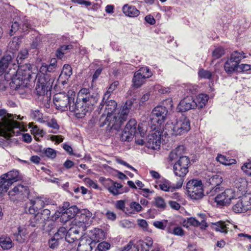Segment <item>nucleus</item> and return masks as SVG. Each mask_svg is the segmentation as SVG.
Returning a JSON list of instances; mask_svg holds the SVG:
<instances>
[{
    "label": "nucleus",
    "instance_id": "nucleus-10",
    "mask_svg": "<svg viewBox=\"0 0 251 251\" xmlns=\"http://www.w3.org/2000/svg\"><path fill=\"white\" fill-rule=\"evenodd\" d=\"M19 180V172L12 171L0 177V193L6 192L9 187Z\"/></svg>",
    "mask_w": 251,
    "mask_h": 251
},
{
    "label": "nucleus",
    "instance_id": "nucleus-56",
    "mask_svg": "<svg viewBox=\"0 0 251 251\" xmlns=\"http://www.w3.org/2000/svg\"><path fill=\"white\" fill-rule=\"evenodd\" d=\"M18 40V38H13V39L9 43L8 46L9 48L12 50H18L19 48Z\"/></svg>",
    "mask_w": 251,
    "mask_h": 251
},
{
    "label": "nucleus",
    "instance_id": "nucleus-9",
    "mask_svg": "<svg viewBox=\"0 0 251 251\" xmlns=\"http://www.w3.org/2000/svg\"><path fill=\"white\" fill-rule=\"evenodd\" d=\"M93 214L88 210L83 209L78 212L75 219V226L83 230L89 226L93 222Z\"/></svg>",
    "mask_w": 251,
    "mask_h": 251
},
{
    "label": "nucleus",
    "instance_id": "nucleus-37",
    "mask_svg": "<svg viewBox=\"0 0 251 251\" xmlns=\"http://www.w3.org/2000/svg\"><path fill=\"white\" fill-rule=\"evenodd\" d=\"M216 159L220 163L226 166H229L232 164H234L236 163V161L235 159H228L225 156L222 155L221 154H218Z\"/></svg>",
    "mask_w": 251,
    "mask_h": 251
},
{
    "label": "nucleus",
    "instance_id": "nucleus-5",
    "mask_svg": "<svg viewBox=\"0 0 251 251\" xmlns=\"http://www.w3.org/2000/svg\"><path fill=\"white\" fill-rule=\"evenodd\" d=\"M40 72L42 75H38L36 78V85L35 90L37 94L39 96L47 95L48 89H50L51 86V82L48 80L44 73L48 72L47 64H43L40 68Z\"/></svg>",
    "mask_w": 251,
    "mask_h": 251
},
{
    "label": "nucleus",
    "instance_id": "nucleus-43",
    "mask_svg": "<svg viewBox=\"0 0 251 251\" xmlns=\"http://www.w3.org/2000/svg\"><path fill=\"white\" fill-rule=\"evenodd\" d=\"M134 135H136L129 130H126V128H124V131L121 135V139L123 141H129L132 140Z\"/></svg>",
    "mask_w": 251,
    "mask_h": 251
},
{
    "label": "nucleus",
    "instance_id": "nucleus-6",
    "mask_svg": "<svg viewBox=\"0 0 251 251\" xmlns=\"http://www.w3.org/2000/svg\"><path fill=\"white\" fill-rule=\"evenodd\" d=\"M151 128L152 130L147 138L146 146L149 149L158 150L160 148L161 136L163 128L155 125H151Z\"/></svg>",
    "mask_w": 251,
    "mask_h": 251
},
{
    "label": "nucleus",
    "instance_id": "nucleus-3",
    "mask_svg": "<svg viewBox=\"0 0 251 251\" xmlns=\"http://www.w3.org/2000/svg\"><path fill=\"white\" fill-rule=\"evenodd\" d=\"M13 115L7 112L4 109H0V135L5 137H10L14 135H18L22 131L23 127L20 124L14 120Z\"/></svg>",
    "mask_w": 251,
    "mask_h": 251
},
{
    "label": "nucleus",
    "instance_id": "nucleus-36",
    "mask_svg": "<svg viewBox=\"0 0 251 251\" xmlns=\"http://www.w3.org/2000/svg\"><path fill=\"white\" fill-rule=\"evenodd\" d=\"M26 234V233L25 228L19 226L18 228V232L14 233L13 236L17 241L20 243H23L25 240Z\"/></svg>",
    "mask_w": 251,
    "mask_h": 251
},
{
    "label": "nucleus",
    "instance_id": "nucleus-64",
    "mask_svg": "<svg viewBox=\"0 0 251 251\" xmlns=\"http://www.w3.org/2000/svg\"><path fill=\"white\" fill-rule=\"evenodd\" d=\"M138 225L145 230H148V224L147 221L143 219L137 220Z\"/></svg>",
    "mask_w": 251,
    "mask_h": 251
},
{
    "label": "nucleus",
    "instance_id": "nucleus-20",
    "mask_svg": "<svg viewBox=\"0 0 251 251\" xmlns=\"http://www.w3.org/2000/svg\"><path fill=\"white\" fill-rule=\"evenodd\" d=\"M105 184L108 191L114 196L122 194L125 192L122 184L111 179H107Z\"/></svg>",
    "mask_w": 251,
    "mask_h": 251
},
{
    "label": "nucleus",
    "instance_id": "nucleus-45",
    "mask_svg": "<svg viewBox=\"0 0 251 251\" xmlns=\"http://www.w3.org/2000/svg\"><path fill=\"white\" fill-rule=\"evenodd\" d=\"M111 247L110 244L105 241L100 243L95 249V251H107Z\"/></svg>",
    "mask_w": 251,
    "mask_h": 251
},
{
    "label": "nucleus",
    "instance_id": "nucleus-11",
    "mask_svg": "<svg viewBox=\"0 0 251 251\" xmlns=\"http://www.w3.org/2000/svg\"><path fill=\"white\" fill-rule=\"evenodd\" d=\"M190 163L189 158L187 156H182L175 163L173 171L175 175L183 178L188 172V168Z\"/></svg>",
    "mask_w": 251,
    "mask_h": 251
},
{
    "label": "nucleus",
    "instance_id": "nucleus-48",
    "mask_svg": "<svg viewBox=\"0 0 251 251\" xmlns=\"http://www.w3.org/2000/svg\"><path fill=\"white\" fill-rule=\"evenodd\" d=\"M154 203L155 205L160 209H164L166 205L164 199L160 197H157L155 198Z\"/></svg>",
    "mask_w": 251,
    "mask_h": 251
},
{
    "label": "nucleus",
    "instance_id": "nucleus-26",
    "mask_svg": "<svg viewBox=\"0 0 251 251\" xmlns=\"http://www.w3.org/2000/svg\"><path fill=\"white\" fill-rule=\"evenodd\" d=\"M50 210L48 209H45L42 211L41 213H37V214L34 216L33 220L35 222L38 221L39 223H44L50 218Z\"/></svg>",
    "mask_w": 251,
    "mask_h": 251
},
{
    "label": "nucleus",
    "instance_id": "nucleus-39",
    "mask_svg": "<svg viewBox=\"0 0 251 251\" xmlns=\"http://www.w3.org/2000/svg\"><path fill=\"white\" fill-rule=\"evenodd\" d=\"M119 84V82L118 81H114L110 85V86L108 88L107 91L104 94L102 99L103 102H104V100H109L111 94L117 88Z\"/></svg>",
    "mask_w": 251,
    "mask_h": 251
},
{
    "label": "nucleus",
    "instance_id": "nucleus-8",
    "mask_svg": "<svg viewBox=\"0 0 251 251\" xmlns=\"http://www.w3.org/2000/svg\"><path fill=\"white\" fill-rule=\"evenodd\" d=\"M167 113L168 110L165 107L162 106L155 107L150 115V126L155 125L163 129L162 124L166 119Z\"/></svg>",
    "mask_w": 251,
    "mask_h": 251
},
{
    "label": "nucleus",
    "instance_id": "nucleus-40",
    "mask_svg": "<svg viewBox=\"0 0 251 251\" xmlns=\"http://www.w3.org/2000/svg\"><path fill=\"white\" fill-rule=\"evenodd\" d=\"M137 122L135 119H130L127 124L126 125L125 128L126 130H128L131 132L135 134V135L138 134V132L136 129Z\"/></svg>",
    "mask_w": 251,
    "mask_h": 251
},
{
    "label": "nucleus",
    "instance_id": "nucleus-61",
    "mask_svg": "<svg viewBox=\"0 0 251 251\" xmlns=\"http://www.w3.org/2000/svg\"><path fill=\"white\" fill-rule=\"evenodd\" d=\"M41 42V38L39 36L36 37L30 44L31 48L32 49H37Z\"/></svg>",
    "mask_w": 251,
    "mask_h": 251
},
{
    "label": "nucleus",
    "instance_id": "nucleus-13",
    "mask_svg": "<svg viewBox=\"0 0 251 251\" xmlns=\"http://www.w3.org/2000/svg\"><path fill=\"white\" fill-rule=\"evenodd\" d=\"M152 75L151 72L147 67H142L136 71L134 75L132 82L133 85L136 88L140 87L144 82L146 78Z\"/></svg>",
    "mask_w": 251,
    "mask_h": 251
},
{
    "label": "nucleus",
    "instance_id": "nucleus-53",
    "mask_svg": "<svg viewBox=\"0 0 251 251\" xmlns=\"http://www.w3.org/2000/svg\"><path fill=\"white\" fill-rule=\"evenodd\" d=\"M250 71H251V65L242 64L241 65H239L237 72L248 73V72Z\"/></svg>",
    "mask_w": 251,
    "mask_h": 251
},
{
    "label": "nucleus",
    "instance_id": "nucleus-22",
    "mask_svg": "<svg viewBox=\"0 0 251 251\" xmlns=\"http://www.w3.org/2000/svg\"><path fill=\"white\" fill-rule=\"evenodd\" d=\"M105 236V233L102 229L94 228L89 231L87 237L95 245L97 243L104 240Z\"/></svg>",
    "mask_w": 251,
    "mask_h": 251
},
{
    "label": "nucleus",
    "instance_id": "nucleus-46",
    "mask_svg": "<svg viewBox=\"0 0 251 251\" xmlns=\"http://www.w3.org/2000/svg\"><path fill=\"white\" fill-rule=\"evenodd\" d=\"M77 48V44L74 42H71L70 44H68L67 42L64 44V52L65 51L66 52H71L72 50H75Z\"/></svg>",
    "mask_w": 251,
    "mask_h": 251
},
{
    "label": "nucleus",
    "instance_id": "nucleus-24",
    "mask_svg": "<svg viewBox=\"0 0 251 251\" xmlns=\"http://www.w3.org/2000/svg\"><path fill=\"white\" fill-rule=\"evenodd\" d=\"M95 245L87 237L81 238L77 247L78 251H91Z\"/></svg>",
    "mask_w": 251,
    "mask_h": 251
},
{
    "label": "nucleus",
    "instance_id": "nucleus-58",
    "mask_svg": "<svg viewBox=\"0 0 251 251\" xmlns=\"http://www.w3.org/2000/svg\"><path fill=\"white\" fill-rule=\"evenodd\" d=\"M115 207L117 209H120L126 213V208L125 207V203L124 201H117L115 203Z\"/></svg>",
    "mask_w": 251,
    "mask_h": 251
},
{
    "label": "nucleus",
    "instance_id": "nucleus-33",
    "mask_svg": "<svg viewBox=\"0 0 251 251\" xmlns=\"http://www.w3.org/2000/svg\"><path fill=\"white\" fill-rule=\"evenodd\" d=\"M239 65L232 60H227L224 65V69L227 74H232L234 72H237Z\"/></svg>",
    "mask_w": 251,
    "mask_h": 251
},
{
    "label": "nucleus",
    "instance_id": "nucleus-28",
    "mask_svg": "<svg viewBox=\"0 0 251 251\" xmlns=\"http://www.w3.org/2000/svg\"><path fill=\"white\" fill-rule=\"evenodd\" d=\"M184 153V147L183 146H179L175 149L172 150L169 154V159L172 161L175 160L182 156H184L183 154Z\"/></svg>",
    "mask_w": 251,
    "mask_h": 251
},
{
    "label": "nucleus",
    "instance_id": "nucleus-27",
    "mask_svg": "<svg viewBox=\"0 0 251 251\" xmlns=\"http://www.w3.org/2000/svg\"><path fill=\"white\" fill-rule=\"evenodd\" d=\"M122 10L125 15L130 17H136L140 13L139 11L135 6L129 5L128 4H125Z\"/></svg>",
    "mask_w": 251,
    "mask_h": 251
},
{
    "label": "nucleus",
    "instance_id": "nucleus-25",
    "mask_svg": "<svg viewBox=\"0 0 251 251\" xmlns=\"http://www.w3.org/2000/svg\"><path fill=\"white\" fill-rule=\"evenodd\" d=\"M28 194V187L23 185H18L14 187L12 190L9 192V195L11 196H20L26 195Z\"/></svg>",
    "mask_w": 251,
    "mask_h": 251
},
{
    "label": "nucleus",
    "instance_id": "nucleus-60",
    "mask_svg": "<svg viewBox=\"0 0 251 251\" xmlns=\"http://www.w3.org/2000/svg\"><path fill=\"white\" fill-rule=\"evenodd\" d=\"M47 125L49 127L55 129H59V126L57 124V121L54 119H52L51 120L47 122Z\"/></svg>",
    "mask_w": 251,
    "mask_h": 251
},
{
    "label": "nucleus",
    "instance_id": "nucleus-19",
    "mask_svg": "<svg viewBox=\"0 0 251 251\" xmlns=\"http://www.w3.org/2000/svg\"><path fill=\"white\" fill-rule=\"evenodd\" d=\"M64 233L66 231L65 240L67 242L70 244L73 243L79 237V231L75 226L68 228L66 225L65 226H64Z\"/></svg>",
    "mask_w": 251,
    "mask_h": 251
},
{
    "label": "nucleus",
    "instance_id": "nucleus-12",
    "mask_svg": "<svg viewBox=\"0 0 251 251\" xmlns=\"http://www.w3.org/2000/svg\"><path fill=\"white\" fill-rule=\"evenodd\" d=\"M30 28L28 20L25 17H16L13 19L10 35L11 36L18 30L22 32H26Z\"/></svg>",
    "mask_w": 251,
    "mask_h": 251
},
{
    "label": "nucleus",
    "instance_id": "nucleus-30",
    "mask_svg": "<svg viewBox=\"0 0 251 251\" xmlns=\"http://www.w3.org/2000/svg\"><path fill=\"white\" fill-rule=\"evenodd\" d=\"M63 233V227H60L54 236L49 241V245L51 249H54L58 245V240L62 238L61 235Z\"/></svg>",
    "mask_w": 251,
    "mask_h": 251
},
{
    "label": "nucleus",
    "instance_id": "nucleus-54",
    "mask_svg": "<svg viewBox=\"0 0 251 251\" xmlns=\"http://www.w3.org/2000/svg\"><path fill=\"white\" fill-rule=\"evenodd\" d=\"M45 155L49 158H54L56 157V151L51 148H47L44 151Z\"/></svg>",
    "mask_w": 251,
    "mask_h": 251
},
{
    "label": "nucleus",
    "instance_id": "nucleus-32",
    "mask_svg": "<svg viewBox=\"0 0 251 251\" xmlns=\"http://www.w3.org/2000/svg\"><path fill=\"white\" fill-rule=\"evenodd\" d=\"M156 187L165 192H173L174 190V188L171 185V182L167 179H162L160 181L157 183Z\"/></svg>",
    "mask_w": 251,
    "mask_h": 251
},
{
    "label": "nucleus",
    "instance_id": "nucleus-17",
    "mask_svg": "<svg viewBox=\"0 0 251 251\" xmlns=\"http://www.w3.org/2000/svg\"><path fill=\"white\" fill-rule=\"evenodd\" d=\"M69 205L68 202H64V226L67 224L71 225L72 222L71 221L77 214L78 209L76 206H72L65 209V207Z\"/></svg>",
    "mask_w": 251,
    "mask_h": 251
},
{
    "label": "nucleus",
    "instance_id": "nucleus-35",
    "mask_svg": "<svg viewBox=\"0 0 251 251\" xmlns=\"http://www.w3.org/2000/svg\"><path fill=\"white\" fill-rule=\"evenodd\" d=\"M13 245L10 237L2 236L0 238V246L3 250H9L12 247Z\"/></svg>",
    "mask_w": 251,
    "mask_h": 251
},
{
    "label": "nucleus",
    "instance_id": "nucleus-21",
    "mask_svg": "<svg viewBox=\"0 0 251 251\" xmlns=\"http://www.w3.org/2000/svg\"><path fill=\"white\" fill-rule=\"evenodd\" d=\"M250 205L248 204V198L245 197L237 201L232 207V210L236 213H241L250 210Z\"/></svg>",
    "mask_w": 251,
    "mask_h": 251
},
{
    "label": "nucleus",
    "instance_id": "nucleus-55",
    "mask_svg": "<svg viewBox=\"0 0 251 251\" xmlns=\"http://www.w3.org/2000/svg\"><path fill=\"white\" fill-rule=\"evenodd\" d=\"M84 183L88 186L97 189L99 188L98 185L96 181H94L89 178H85L83 180Z\"/></svg>",
    "mask_w": 251,
    "mask_h": 251
},
{
    "label": "nucleus",
    "instance_id": "nucleus-29",
    "mask_svg": "<svg viewBox=\"0 0 251 251\" xmlns=\"http://www.w3.org/2000/svg\"><path fill=\"white\" fill-rule=\"evenodd\" d=\"M129 206V208H126V214L129 216L140 212L143 209L141 205L136 201L131 202Z\"/></svg>",
    "mask_w": 251,
    "mask_h": 251
},
{
    "label": "nucleus",
    "instance_id": "nucleus-16",
    "mask_svg": "<svg viewBox=\"0 0 251 251\" xmlns=\"http://www.w3.org/2000/svg\"><path fill=\"white\" fill-rule=\"evenodd\" d=\"M15 58L16 56L12 52L7 53L1 58L0 60V75L5 72L6 69L11 65L17 67L15 63Z\"/></svg>",
    "mask_w": 251,
    "mask_h": 251
},
{
    "label": "nucleus",
    "instance_id": "nucleus-50",
    "mask_svg": "<svg viewBox=\"0 0 251 251\" xmlns=\"http://www.w3.org/2000/svg\"><path fill=\"white\" fill-rule=\"evenodd\" d=\"M28 55V51L26 50H24L19 52L16 59L15 58V63L17 62V64H19V60H22L27 57Z\"/></svg>",
    "mask_w": 251,
    "mask_h": 251
},
{
    "label": "nucleus",
    "instance_id": "nucleus-4",
    "mask_svg": "<svg viewBox=\"0 0 251 251\" xmlns=\"http://www.w3.org/2000/svg\"><path fill=\"white\" fill-rule=\"evenodd\" d=\"M6 79L11 80L10 84L15 85V88H18L21 86H25L31 78V71L24 66H21L16 69L10 68L9 71L5 75Z\"/></svg>",
    "mask_w": 251,
    "mask_h": 251
},
{
    "label": "nucleus",
    "instance_id": "nucleus-2",
    "mask_svg": "<svg viewBox=\"0 0 251 251\" xmlns=\"http://www.w3.org/2000/svg\"><path fill=\"white\" fill-rule=\"evenodd\" d=\"M75 92L74 89L68 91L67 98L68 100L67 105L64 107L68 109L70 111L75 112L79 118L84 116L89 111L93 109V106L97 103L99 97L98 94L90 91L89 89L82 88L77 94L76 102H75Z\"/></svg>",
    "mask_w": 251,
    "mask_h": 251
},
{
    "label": "nucleus",
    "instance_id": "nucleus-49",
    "mask_svg": "<svg viewBox=\"0 0 251 251\" xmlns=\"http://www.w3.org/2000/svg\"><path fill=\"white\" fill-rule=\"evenodd\" d=\"M199 76L202 78L210 79L212 76V73L207 70L201 69L198 73Z\"/></svg>",
    "mask_w": 251,
    "mask_h": 251
},
{
    "label": "nucleus",
    "instance_id": "nucleus-59",
    "mask_svg": "<svg viewBox=\"0 0 251 251\" xmlns=\"http://www.w3.org/2000/svg\"><path fill=\"white\" fill-rule=\"evenodd\" d=\"M167 221H155L153 222V226L159 229H164L167 226Z\"/></svg>",
    "mask_w": 251,
    "mask_h": 251
},
{
    "label": "nucleus",
    "instance_id": "nucleus-57",
    "mask_svg": "<svg viewBox=\"0 0 251 251\" xmlns=\"http://www.w3.org/2000/svg\"><path fill=\"white\" fill-rule=\"evenodd\" d=\"M138 250L139 251V248H140V251H149L150 249V247H149L147 244H145L143 242V241H139L138 243V245L136 246L135 245Z\"/></svg>",
    "mask_w": 251,
    "mask_h": 251
},
{
    "label": "nucleus",
    "instance_id": "nucleus-63",
    "mask_svg": "<svg viewBox=\"0 0 251 251\" xmlns=\"http://www.w3.org/2000/svg\"><path fill=\"white\" fill-rule=\"evenodd\" d=\"M64 75L67 76H70L72 75V69L70 65H64Z\"/></svg>",
    "mask_w": 251,
    "mask_h": 251
},
{
    "label": "nucleus",
    "instance_id": "nucleus-15",
    "mask_svg": "<svg viewBox=\"0 0 251 251\" xmlns=\"http://www.w3.org/2000/svg\"><path fill=\"white\" fill-rule=\"evenodd\" d=\"M235 197V191L232 189H227L224 192L218 194L215 198V201L218 205L226 206L229 205Z\"/></svg>",
    "mask_w": 251,
    "mask_h": 251
},
{
    "label": "nucleus",
    "instance_id": "nucleus-23",
    "mask_svg": "<svg viewBox=\"0 0 251 251\" xmlns=\"http://www.w3.org/2000/svg\"><path fill=\"white\" fill-rule=\"evenodd\" d=\"M236 228L237 226L232 225L229 222H218L213 224V228L217 231L227 233L229 230H232V227Z\"/></svg>",
    "mask_w": 251,
    "mask_h": 251
},
{
    "label": "nucleus",
    "instance_id": "nucleus-62",
    "mask_svg": "<svg viewBox=\"0 0 251 251\" xmlns=\"http://www.w3.org/2000/svg\"><path fill=\"white\" fill-rule=\"evenodd\" d=\"M173 234L177 236H182L184 234V232L181 227H175L172 232Z\"/></svg>",
    "mask_w": 251,
    "mask_h": 251
},
{
    "label": "nucleus",
    "instance_id": "nucleus-42",
    "mask_svg": "<svg viewBox=\"0 0 251 251\" xmlns=\"http://www.w3.org/2000/svg\"><path fill=\"white\" fill-rule=\"evenodd\" d=\"M222 182V177L217 175L211 176L207 181V182L211 186L220 185Z\"/></svg>",
    "mask_w": 251,
    "mask_h": 251
},
{
    "label": "nucleus",
    "instance_id": "nucleus-47",
    "mask_svg": "<svg viewBox=\"0 0 251 251\" xmlns=\"http://www.w3.org/2000/svg\"><path fill=\"white\" fill-rule=\"evenodd\" d=\"M225 54V50L223 48L218 47L213 51L212 56L214 59L221 57Z\"/></svg>",
    "mask_w": 251,
    "mask_h": 251
},
{
    "label": "nucleus",
    "instance_id": "nucleus-1",
    "mask_svg": "<svg viewBox=\"0 0 251 251\" xmlns=\"http://www.w3.org/2000/svg\"><path fill=\"white\" fill-rule=\"evenodd\" d=\"M132 102L130 100L127 101L122 108H117V103L113 100H104L100 103L99 109L100 112L104 106V111L99 120L100 127L106 126L108 129H114L119 130L123 123L127 119L129 110L131 109Z\"/></svg>",
    "mask_w": 251,
    "mask_h": 251
},
{
    "label": "nucleus",
    "instance_id": "nucleus-44",
    "mask_svg": "<svg viewBox=\"0 0 251 251\" xmlns=\"http://www.w3.org/2000/svg\"><path fill=\"white\" fill-rule=\"evenodd\" d=\"M62 97L61 93L56 94L53 97V103L56 108L58 109H61L62 108Z\"/></svg>",
    "mask_w": 251,
    "mask_h": 251
},
{
    "label": "nucleus",
    "instance_id": "nucleus-34",
    "mask_svg": "<svg viewBox=\"0 0 251 251\" xmlns=\"http://www.w3.org/2000/svg\"><path fill=\"white\" fill-rule=\"evenodd\" d=\"M208 97L207 95L201 94L198 95L194 101L196 103L197 107L201 108L204 106L208 101Z\"/></svg>",
    "mask_w": 251,
    "mask_h": 251
},
{
    "label": "nucleus",
    "instance_id": "nucleus-18",
    "mask_svg": "<svg viewBox=\"0 0 251 251\" xmlns=\"http://www.w3.org/2000/svg\"><path fill=\"white\" fill-rule=\"evenodd\" d=\"M196 108H197V104L194 101V98L191 96L184 98L180 101L177 106V109L181 112Z\"/></svg>",
    "mask_w": 251,
    "mask_h": 251
},
{
    "label": "nucleus",
    "instance_id": "nucleus-31",
    "mask_svg": "<svg viewBox=\"0 0 251 251\" xmlns=\"http://www.w3.org/2000/svg\"><path fill=\"white\" fill-rule=\"evenodd\" d=\"M234 183V187L240 192L243 193L246 191L248 183L246 179L241 177H237Z\"/></svg>",
    "mask_w": 251,
    "mask_h": 251
},
{
    "label": "nucleus",
    "instance_id": "nucleus-41",
    "mask_svg": "<svg viewBox=\"0 0 251 251\" xmlns=\"http://www.w3.org/2000/svg\"><path fill=\"white\" fill-rule=\"evenodd\" d=\"M30 204L39 210L43 208L45 205V202L41 198H36L33 200H30Z\"/></svg>",
    "mask_w": 251,
    "mask_h": 251
},
{
    "label": "nucleus",
    "instance_id": "nucleus-52",
    "mask_svg": "<svg viewBox=\"0 0 251 251\" xmlns=\"http://www.w3.org/2000/svg\"><path fill=\"white\" fill-rule=\"evenodd\" d=\"M122 251H139V250L133 242L130 241L128 244L123 248Z\"/></svg>",
    "mask_w": 251,
    "mask_h": 251
},
{
    "label": "nucleus",
    "instance_id": "nucleus-7",
    "mask_svg": "<svg viewBox=\"0 0 251 251\" xmlns=\"http://www.w3.org/2000/svg\"><path fill=\"white\" fill-rule=\"evenodd\" d=\"M186 189L188 195L192 199L199 200L204 196L203 185L200 180H189L186 184Z\"/></svg>",
    "mask_w": 251,
    "mask_h": 251
},
{
    "label": "nucleus",
    "instance_id": "nucleus-51",
    "mask_svg": "<svg viewBox=\"0 0 251 251\" xmlns=\"http://www.w3.org/2000/svg\"><path fill=\"white\" fill-rule=\"evenodd\" d=\"M30 116L33 120L40 121L42 119V114L39 110H32Z\"/></svg>",
    "mask_w": 251,
    "mask_h": 251
},
{
    "label": "nucleus",
    "instance_id": "nucleus-14",
    "mask_svg": "<svg viewBox=\"0 0 251 251\" xmlns=\"http://www.w3.org/2000/svg\"><path fill=\"white\" fill-rule=\"evenodd\" d=\"M190 129L189 120L187 118L182 116L173 125V134L176 135H181L187 132Z\"/></svg>",
    "mask_w": 251,
    "mask_h": 251
},
{
    "label": "nucleus",
    "instance_id": "nucleus-38",
    "mask_svg": "<svg viewBox=\"0 0 251 251\" xmlns=\"http://www.w3.org/2000/svg\"><path fill=\"white\" fill-rule=\"evenodd\" d=\"M245 58L244 53L243 51H234L230 55L229 60H232L238 65L239 64L241 60Z\"/></svg>",
    "mask_w": 251,
    "mask_h": 251
}]
</instances>
